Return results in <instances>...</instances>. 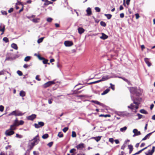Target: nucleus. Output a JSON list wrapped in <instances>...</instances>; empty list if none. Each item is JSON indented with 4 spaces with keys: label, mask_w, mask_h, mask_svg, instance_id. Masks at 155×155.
I'll use <instances>...</instances> for the list:
<instances>
[{
    "label": "nucleus",
    "mask_w": 155,
    "mask_h": 155,
    "mask_svg": "<svg viewBox=\"0 0 155 155\" xmlns=\"http://www.w3.org/2000/svg\"><path fill=\"white\" fill-rule=\"evenodd\" d=\"M42 2H44L45 3L44 5L45 6H47L50 4H52V2L48 1V0H42Z\"/></svg>",
    "instance_id": "11"
},
{
    "label": "nucleus",
    "mask_w": 155,
    "mask_h": 155,
    "mask_svg": "<svg viewBox=\"0 0 155 155\" xmlns=\"http://www.w3.org/2000/svg\"><path fill=\"white\" fill-rule=\"evenodd\" d=\"M128 149L130 150L129 153L130 154L133 150V146H128Z\"/></svg>",
    "instance_id": "33"
},
{
    "label": "nucleus",
    "mask_w": 155,
    "mask_h": 155,
    "mask_svg": "<svg viewBox=\"0 0 155 155\" xmlns=\"http://www.w3.org/2000/svg\"><path fill=\"white\" fill-rule=\"evenodd\" d=\"M76 147L78 150H82L84 148V146H76Z\"/></svg>",
    "instance_id": "37"
},
{
    "label": "nucleus",
    "mask_w": 155,
    "mask_h": 155,
    "mask_svg": "<svg viewBox=\"0 0 155 155\" xmlns=\"http://www.w3.org/2000/svg\"><path fill=\"white\" fill-rule=\"evenodd\" d=\"M2 14L3 15H7V13L6 11H4L3 12H2Z\"/></svg>",
    "instance_id": "63"
},
{
    "label": "nucleus",
    "mask_w": 155,
    "mask_h": 155,
    "mask_svg": "<svg viewBox=\"0 0 155 155\" xmlns=\"http://www.w3.org/2000/svg\"><path fill=\"white\" fill-rule=\"evenodd\" d=\"M76 150L74 149H71L70 151V152L71 153H73Z\"/></svg>",
    "instance_id": "56"
},
{
    "label": "nucleus",
    "mask_w": 155,
    "mask_h": 155,
    "mask_svg": "<svg viewBox=\"0 0 155 155\" xmlns=\"http://www.w3.org/2000/svg\"><path fill=\"white\" fill-rule=\"evenodd\" d=\"M68 130V127H65L62 130L64 132H66Z\"/></svg>",
    "instance_id": "46"
},
{
    "label": "nucleus",
    "mask_w": 155,
    "mask_h": 155,
    "mask_svg": "<svg viewBox=\"0 0 155 155\" xmlns=\"http://www.w3.org/2000/svg\"><path fill=\"white\" fill-rule=\"evenodd\" d=\"M134 103L136 105L138 106V105L139 104V103L138 102H136L135 101V100H134Z\"/></svg>",
    "instance_id": "57"
},
{
    "label": "nucleus",
    "mask_w": 155,
    "mask_h": 155,
    "mask_svg": "<svg viewBox=\"0 0 155 155\" xmlns=\"http://www.w3.org/2000/svg\"><path fill=\"white\" fill-rule=\"evenodd\" d=\"M78 33L81 34L83 33L84 31L85 30L82 28L79 27L78 28Z\"/></svg>",
    "instance_id": "16"
},
{
    "label": "nucleus",
    "mask_w": 155,
    "mask_h": 155,
    "mask_svg": "<svg viewBox=\"0 0 155 155\" xmlns=\"http://www.w3.org/2000/svg\"><path fill=\"white\" fill-rule=\"evenodd\" d=\"M4 107L2 105L0 106V111L1 112H2L4 110Z\"/></svg>",
    "instance_id": "51"
},
{
    "label": "nucleus",
    "mask_w": 155,
    "mask_h": 155,
    "mask_svg": "<svg viewBox=\"0 0 155 155\" xmlns=\"http://www.w3.org/2000/svg\"><path fill=\"white\" fill-rule=\"evenodd\" d=\"M24 123V121L22 120H21L19 121L18 119V118H16L14 121L13 124L15 126L18 127L20 125H23Z\"/></svg>",
    "instance_id": "2"
},
{
    "label": "nucleus",
    "mask_w": 155,
    "mask_h": 155,
    "mask_svg": "<svg viewBox=\"0 0 155 155\" xmlns=\"http://www.w3.org/2000/svg\"><path fill=\"white\" fill-rule=\"evenodd\" d=\"M3 40L6 43H7L9 42L8 38L6 37L4 38L3 39Z\"/></svg>",
    "instance_id": "40"
},
{
    "label": "nucleus",
    "mask_w": 155,
    "mask_h": 155,
    "mask_svg": "<svg viewBox=\"0 0 155 155\" xmlns=\"http://www.w3.org/2000/svg\"><path fill=\"white\" fill-rule=\"evenodd\" d=\"M44 123L43 122L40 121L39 122L38 124L36 123L34 125L35 128H38L44 126Z\"/></svg>",
    "instance_id": "5"
},
{
    "label": "nucleus",
    "mask_w": 155,
    "mask_h": 155,
    "mask_svg": "<svg viewBox=\"0 0 155 155\" xmlns=\"http://www.w3.org/2000/svg\"><path fill=\"white\" fill-rule=\"evenodd\" d=\"M53 100L52 98H51V99H49L48 100V103L50 104H51L52 103V101Z\"/></svg>",
    "instance_id": "61"
},
{
    "label": "nucleus",
    "mask_w": 155,
    "mask_h": 155,
    "mask_svg": "<svg viewBox=\"0 0 155 155\" xmlns=\"http://www.w3.org/2000/svg\"><path fill=\"white\" fill-rule=\"evenodd\" d=\"M110 90L109 89H107L105 90L101 94V95H105L107 94L109 91Z\"/></svg>",
    "instance_id": "24"
},
{
    "label": "nucleus",
    "mask_w": 155,
    "mask_h": 155,
    "mask_svg": "<svg viewBox=\"0 0 155 155\" xmlns=\"http://www.w3.org/2000/svg\"><path fill=\"white\" fill-rule=\"evenodd\" d=\"M120 17L121 18H123L124 17V13H122L120 14Z\"/></svg>",
    "instance_id": "62"
},
{
    "label": "nucleus",
    "mask_w": 155,
    "mask_h": 155,
    "mask_svg": "<svg viewBox=\"0 0 155 155\" xmlns=\"http://www.w3.org/2000/svg\"><path fill=\"white\" fill-rule=\"evenodd\" d=\"M55 83L54 82V81H49L44 84V85H43V87L44 88H46L47 87L50 86L52 84H55Z\"/></svg>",
    "instance_id": "3"
},
{
    "label": "nucleus",
    "mask_w": 155,
    "mask_h": 155,
    "mask_svg": "<svg viewBox=\"0 0 155 155\" xmlns=\"http://www.w3.org/2000/svg\"><path fill=\"white\" fill-rule=\"evenodd\" d=\"M87 96V95H78L76 96L77 97H86Z\"/></svg>",
    "instance_id": "42"
},
{
    "label": "nucleus",
    "mask_w": 155,
    "mask_h": 155,
    "mask_svg": "<svg viewBox=\"0 0 155 155\" xmlns=\"http://www.w3.org/2000/svg\"><path fill=\"white\" fill-rule=\"evenodd\" d=\"M36 117V115L35 114H32L31 115L27 117L28 120H33Z\"/></svg>",
    "instance_id": "7"
},
{
    "label": "nucleus",
    "mask_w": 155,
    "mask_h": 155,
    "mask_svg": "<svg viewBox=\"0 0 155 155\" xmlns=\"http://www.w3.org/2000/svg\"><path fill=\"white\" fill-rule=\"evenodd\" d=\"M104 15L107 17L108 19H110L112 16V15L110 14H105Z\"/></svg>",
    "instance_id": "25"
},
{
    "label": "nucleus",
    "mask_w": 155,
    "mask_h": 155,
    "mask_svg": "<svg viewBox=\"0 0 155 155\" xmlns=\"http://www.w3.org/2000/svg\"><path fill=\"white\" fill-rule=\"evenodd\" d=\"M130 93L133 94H136L137 96L139 95V93L137 91V88L135 87H130Z\"/></svg>",
    "instance_id": "4"
},
{
    "label": "nucleus",
    "mask_w": 155,
    "mask_h": 155,
    "mask_svg": "<svg viewBox=\"0 0 155 155\" xmlns=\"http://www.w3.org/2000/svg\"><path fill=\"white\" fill-rule=\"evenodd\" d=\"M71 136L73 137H76V134L75 131H72Z\"/></svg>",
    "instance_id": "41"
},
{
    "label": "nucleus",
    "mask_w": 155,
    "mask_h": 155,
    "mask_svg": "<svg viewBox=\"0 0 155 155\" xmlns=\"http://www.w3.org/2000/svg\"><path fill=\"white\" fill-rule=\"evenodd\" d=\"M100 25L101 26L103 27H105L106 26V23L103 21H101L100 22Z\"/></svg>",
    "instance_id": "36"
},
{
    "label": "nucleus",
    "mask_w": 155,
    "mask_h": 155,
    "mask_svg": "<svg viewBox=\"0 0 155 155\" xmlns=\"http://www.w3.org/2000/svg\"><path fill=\"white\" fill-rule=\"evenodd\" d=\"M91 102L92 103H93L95 104H96L97 105H100L103 106L104 104H102L101 103L97 101H94V100H92L91 101Z\"/></svg>",
    "instance_id": "15"
},
{
    "label": "nucleus",
    "mask_w": 155,
    "mask_h": 155,
    "mask_svg": "<svg viewBox=\"0 0 155 155\" xmlns=\"http://www.w3.org/2000/svg\"><path fill=\"white\" fill-rule=\"evenodd\" d=\"M133 132L134 134L135 135H139L141 134V133L140 131H138L137 129H134L133 131Z\"/></svg>",
    "instance_id": "12"
},
{
    "label": "nucleus",
    "mask_w": 155,
    "mask_h": 155,
    "mask_svg": "<svg viewBox=\"0 0 155 155\" xmlns=\"http://www.w3.org/2000/svg\"><path fill=\"white\" fill-rule=\"evenodd\" d=\"M43 63L44 64H47L48 63V59H45L44 58V59L43 60Z\"/></svg>",
    "instance_id": "49"
},
{
    "label": "nucleus",
    "mask_w": 155,
    "mask_h": 155,
    "mask_svg": "<svg viewBox=\"0 0 155 155\" xmlns=\"http://www.w3.org/2000/svg\"><path fill=\"white\" fill-rule=\"evenodd\" d=\"M31 59V57L30 56H27L24 59V61H28Z\"/></svg>",
    "instance_id": "32"
},
{
    "label": "nucleus",
    "mask_w": 155,
    "mask_h": 155,
    "mask_svg": "<svg viewBox=\"0 0 155 155\" xmlns=\"http://www.w3.org/2000/svg\"><path fill=\"white\" fill-rule=\"evenodd\" d=\"M153 132L147 134L142 140H147V139L149 138L150 136L151 135Z\"/></svg>",
    "instance_id": "14"
},
{
    "label": "nucleus",
    "mask_w": 155,
    "mask_h": 155,
    "mask_svg": "<svg viewBox=\"0 0 155 155\" xmlns=\"http://www.w3.org/2000/svg\"><path fill=\"white\" fill-rule=\"evenodd\" d=\"M127 129V127L126 126L124 127H123L121 128L120 129V131H125Z\"/></svg>",
    "instance_id": "43"
},
{
    "label": "nucleus",
    "mask_w": 155,
    "mask_h": 155,
    "mask_svg": "<svg viewBox=\"0 0 155 155\" xmlns=\"http://www.w3.org/2000/svg\"><path fill=\"white\" fill-rule=\"evenodd\" d=\"M35 55L37 56L38 59L40 60H43L44 59V58L41 57L39 54H35Z\"/></svg>",
    "instance_id": "29"
},
{
    "label": "nucleus",
    "mask_w": 155,
    "mask_h": 155,
    "mask_svg": "<svg viewBox=\"0 0 155 155\" xmlns=\"http://www.w3.org/2000/svg\"><path fill=\"white\" fill-rule=\"evenodd\" d=\"M39 141V137L38 134L31 140V145H36L38 144Z\"/></svg>",
    "instance_id": "1"
},
{
    "label": "nucleus",
    "mask_w": 155,
    "mask_h": 155,
    "mask_svg": "<svg viewBox=\"0 0 155 155\" xmlns=\"http://www.w3.org/2000/svg\"><path fill=\"white\" fill-rule=\"evenodd\" d=\"M101 137H94V138L95 139V140L97 142L98 141L100 140L101 139Z\"/></svg>",
    "instance_id": "31"
},
{
    "label": "nucleus",
    "mask_w": 155,
    "mask_h": 155,
    "mask_svg": "<svg viewBox=\"0 0 155 155\" xmlns=\"http://www.w3.org/2000/svg\"><path fill=\"white\" fill-rule=\"evenodd\" d=\"M86 11L87 13V15L90 16L92 15V12L91 10V8H88L86 10Z\"/></svg>",
    "instance_id": "10"
},
{
    "label": "nucleus",
    "mask_w": 155,
    "mask_h": 155,
    "mask_svg": "<svg viewBox=\"0 0 155 155\" xmlns=\"http://www.w3.org/2000/svg\"><path fill=\"white\" fill-rule=\"evenodd\" d=\"M34 155H39V153L38 152H36L35 151H33Z\"/></svg>",
    "instance_id": "64"
},
{
    "label": "nucleus",
    "mask_w": 155,
    "mask_h": 155,
    "mask_svg": "<svg viewBox=\"0 0 155 155\" xmlns=\"http://www.w3.org/2000/svg\"><path fill=\"white\" fill-rule=\"evenodd\" d=\"M95 9L97 12H100L101 11L100 9L98 7H96L95 8Z\"/></svg>",
    "instance_id": "47"
},
{
    "label": "nucleus",
    "mask_w": 155,
    "mask_h": 155,
    "mask_svg": "<svg viewBox=\"0 0 155 155\" xmlns=\"http://www.w3.org/2000/svg\"><path fill=\"white\" fill-rule=\"evenodd\" d=\"M13 8H11L8 10V12L9 13H11L13 12Z\"/></svg>",
    "instance_id": "54"
},
{
    "label": "nucleus",
    "mask_w": 155,
    "mask_h": 155,
    "mask_svg": "<svg viewBox=\"0 0 155 155\" xmlns=\"http://www.w3.org/2000/svg\"><path fill=\"white\" fill-rule=\"evenodd\" d=\"M19 94L20 96L24 97L25 95V93L24 91H21L20 92Z\"/></svg>",
    "instance_id": "23"
},
{
    "label": "nucleus",
    "mask_w": 155,
    "mask_h": 155,
    "mask_svg": "<svg viewBox=\"0 0 155 155\" xmlns=\"http://www.w3.org/2000/svg\"><path fill=\"white\" fill-rule=\"evenodd\" d=\"M44 38V37H42V38H39L37 41L38 43H41V42H42Z\"/></svg>",
    "instance_id": "35"
},
{
    "label": "nucleus",
    "mask_w": 155,
    "mask_h": 155,
    "mask_svg": "<svg viewBox=\"0 0 155 155\" xmlns=\"http://www.w3.org/2000/svg\"><path fill=\"white\" fill-rule=\"evenodd\" d=\"M17 73L18 74V75L20 76H22L23 74L22 72L19 70L17 71Z\"/></svg>",
    "instance_id": "48"
},
{
    "label": "nucleus",
    "mask_w": 155,
    "mask_h": 155,
    "mask_svg": "<svg viewBox=\"0 0 155 155\" xmlns=\"http://www.w3.org/2000/svg\"><path fill=\"white\" fill-rule=\"evenodd\" d=\"M110 77L108 75L103 76L101 79V81H105L109 79Z\"/></svg>",
    "instance_id": "18"
},
{
    "label": "nucleus",
    "mask_w": 155,
    "mask_h": 155,
    "mask_svg": "<svg viewBox=\"0 0 155 155\" xmlns=\"http://www.w3.org/2000/svg\"><path fill=\"white\" fill-rule=\"evenodd\" d=\"M11 47L12 48L15 50H17L18 48L17 45L15 43H13L11 45Z\"/></svg>",
    "instance_id": "22"
},
{
    "label": "nucleus",
    "mask_w": 155,
    "mask_h": 155,
    "mask_svg": "<svg viewBox=\"0 0 155 155\" xmlns=\"http://www.w3.org/2000/svg\"><path fill=\"white\" fill-rule=\"evenodd\" d=\"M5 30V26H3V28L1 29H0V31H2V32H4Z\"/></svg>",
    "instance_id": "60"
},
{
    "label": "nucleus",
    "mask_w": 155,
    "mask_h": 155,
    "mask_svg": "<svg viewBox=\"0 0 155 155\" xmlns=\"http://www.w3.org/2000/svg\"><path fill=\"white\" fill-rule=\"evenodd\" d=\"M22 5V4H21V2L18 1L15 4V5Z\"/></svg>",
    "instance_id": "59"
},
{
    "label": "nucleus",
    "mask_w": 155,
    "mask_h": 155,
    "mask_svg": "<svg viewBox=\"0 0 155 155\" xmlns=\"http://www.w3.org/2000/svg\"><path fill=\"white\" fill-rule=\"evenodd\" d=\"M135 15L136 16V19H138L140 17V16H139V14L138 13H136L135 14Z\"/></svg>",
    "instance_id": "58"
},
{
    "label": "nucleus",
    "mask_w": 155,
    "mask_h": 155,
    "mask_svg": "<svg viewBox=\"0 0 155 155\" xmlns=\"http://www.w3.org/2000/svg\"><path fill=\"white\" fill-rule=\"evenodd\" d=\"M128 108L132 109H137L138 108V107L137 105H134L133 104H130V106H128Z\"/></svg>",
    "instance_id": "9"
},
{
    "label": "nucleus",
    "mask_w": 155,
    "mask_h": 155,
    "mask_svg": "<svg viewBox=\"0 0 155 155\" xmlns=\"http://www.w3.org/2000/svg\"><path fill=\"white\" fill-rule=\"evenodd\" d=\"M137 116L138 117V118L137 119L138 120L140 119L143 117V115L139 113L137 114Z\"/></svg>",
    "instance_id": "44"
},
{
    "label": "nucleus",
    "mask_w": 155,
    "mask_h": 155,
    "mask_svg": "<svg viewBox=\"0 0 155 155\" xmlns=\"http://www.w3.org/2000/svg\"><path fill=\"white\" fill-rule=\"evenodd\" d=\"M123 80L124 81L126 82L128 84H130V81H129L127 79H126L124 78H122Z\"/></svg>",
    "instance_id": "45"
},
{
    "label": "nucleus",
    "mask_w": 155,
    "mask_h": 155,
    "mask_svg": "<svg viewBox=\"0 0 155 155\" xmlns=\"http://www.w3.org/2000/svg\"><path fill=\"white\" fill-rule=\"evenodd\" d=\"M39 19L38 18H34L32 20L33 22L35 23H37L38 22V20H39Z\"/></svg>",
    "instance_id": "50"
},
{
    "label": "nucleus",
    "mask_w": 155,
    "mask_h": 155,
    "mask_svg": "<svg viewBox=\"0 0 155 155\" xmlns=\"http://www.w3.org/2000/svg\"><path fill=\"white\" fill-rule=\"evenodd\" d=\"M64 45L66 47H70L73 45V43L72 41H66L64 42Z\"/></svg>",
    "instance_id": "6"
},
{
    "label": "nucleus",
    "mask_w": 155,
    "mask_h": 155,
    "mask_svg": "<svg viewBox=\"0 0 155 155\" xmlns=\"http://www.w3.org/2000/svg\"><path fill=\"white\" fill-rule=\"evenodd\" d=\"M152 151L149 150L147 153H145L146 155H152L153 153H152Z\"/></svg>",
    "instance_id": "34"
},
{
    "label": "nucleus",
    "mask_w": 155,
    "mask_h": 155,
    "mask_svg": "<svg viewBox=\"0 0 155 155\" xmlns=\"http://www.w3.org/2000/svg\"><path fill=\"white\" fill-rule=\"evenodd\" d=\"M102 36L100 37V38L103 40H105L108 38V36L104 33H102Z\"/></svg>",
    "instance_id": "17"
},
{
    "label": "nucleus",
    "mask_w": 155,
    "mask_h": 155,
    "mask_svg": "<svg viewBox=\"0 0 155 155\" xmlns=\"http://www.w3.org/2000/svg\"><path fill=\"white\" fill-rule=\"evenodd\" d=\"M99 116L100 117H111V115L110 114L104 115V114H101Z\"/></svg>",
    "instance_id": "27"
},
{
    "label": "nucleus",
    "mask_w": 155,
    "mask_h": 155,
    "mask_svg": "<svg viewBox=\"0 0 155 155\" xmlns=\"http://www.w3.org/2000/svg\"><path fill=\"white\" fill-rule=\"evenodd\" d=\"M15 132L13 130H7L5 131V134L7 136H11Z\"/></svg>",
    "instance_id": "8"
},
{
    "label": "nucleus",
    "mask_w": 155,
    "mask_h": 155,
    "mask_svg": "<svg viewBox=\"0 0 155 155\" xmlns=\"http://www.w3.org/2000/svg\"><path fill=\"white\" fill-rule=\"evenodd\" d=\"M110 86L109 87V88H110L113 90L114 91L115 90L114 85L112 84L111 83L110 84Z\"/></svg>",
    "instance_id": "39"
},
{
    "label": "nucleus",
    "mask_w": 155,
    "mask_h": 155,
    "mask_svg": "<svg viewBox=\"0 0 155 155\" xmlns=\"http://www.w3.org/2000/svg\"><path fill=\"white\" fill-rule=\"evenodd\" d=\"M144 61L148 67H150L151 65V63L149 61V59L147 58H145Z\"/></svg>",
    "instance_id": "13"
},
{
    "label": "nucleus",
    "mask_w": 155,
    "mask_h": 155,
    "mask_svg": "<svg viewBox=\"0 0 155 155\" xmlns=\"http://www.w3.org/2000/svg\"><path fill=\"white\" fill-rule=\"evenodd\" d=\"M52 18H48L47 19V21L48 22H51L52 21Z\"/></svg>",
    "instance_id": "53"
},
{
    "label": "nucleus",
    "mask_w": 155,
    "mask_h": 155,
    "mask_svg": "<svg viewBox=\"0 0 155 155\" xmlns=\"http://www.w3.org/2000/svg\"><path fill=\"white\" fill-rule=\"evenodd\" d=\"M58 136L59 137H62L63 136V134L62 132H60L58 133Z\"/></svg>",
    "instance_id": "38"
},
{
    "label": "nucleus",
    "mask_w": 155,
    "mask_h": 155,
    "mask_svg": "<svg viewBox=\"0 0 155 155\" xmlns=\"http://www.w3.org/2000/svg\"><path fill=\"white\" fill-rule=\"evenodd\" d=\"M140 112L142 114H148V112L145 110L144 109H142L140 110Z\"/></svg>",
    "instance_id": "26"
},
{
    "label": "nucleus",
    "mask_w": 155,
    "mask_h": 155,
    "mask_svg": "<svg viewBox=\"0 0 155 155\" xmlns=\"http://www.w3.org/2000/svg\"><path fill=\"white\" fill-rule=\"evenodd\" d=\"M16 126H15L13 124L10 126V127L9 129V130H15L16 129Z\"/></svg>",
    "instance_id": "21"
},
{
    "label": "nucleus",
    "mask_w": 155,
    "mask_h": 155,
    "mask_svg": "<svg viewBox=\"0 0 155 155\" xmlns=\"http://www.w3.org/2000/svg\"><path fill=\"white\" fill-rule=\"evenodd\" d=\"M49 137V135L48 134H44L42 137L44 139H45L48 138Z\"/></svg>",
    "instance_id": "30"
},
{
    "label": "nucleus",
    "mask_w": 155,
    "mask_h": 155,
    "mask_svg": "<svg viewBox=\"0 0 155 155\" xmlns=\"http://www.w3.org/2000/svg\"><path fill=\"white\" fill-rule=\"evenodd\" d=\"M40 76L39 75H37L35 77V79L38 81H40L41 79L39 78Z\"/></svg>",
    "instance_id": "52"
},
{
    "label": "nucleus",
    "mask_w": 155,
    "mask_h": 155,
    "mask_svg": "<svg viewBox=\"0 0 155 155\" xmlns=\"http://www.w3.org/2000/svg\"><path fill=\"white\" fill-rule=\"evenodd\" d=\"M30 152L29 150H27L26 151V153H25L24 155H29Z\"/></svg>",
    "instance_id": "55"
},
{
    "label": "nucleus",
    "mask_w": 155,
    "mask_h": 155,
    "mask_svg": "<svg viewBox=\"0 0 155 155\" xmlns=\"http://www.w3.org/2000/svg\"><path fill=\"white\" fill-rule=\"evenodd\" d=\"M16 116H21L23 115V114L21 112L19 111L18 110H16Z\"/></svg>",
    "instance_id": "19"
},
{
    "label": "nucleus",
    "mask_w": 155,
    "mask_h": 155,
    "mask_svg": "<svg viewBox=\"0 0 155 155\" xmlns=\"http://www.w3.org/2000/svg\"><path fill=\"white\" fill-rule=\"evenodd\" d=\"M8 115L9 116L12 115H15L16 116V110L13 111L12 112L9 114Z\"/></svg>",
    "instance_id": "28"
},
{
    "label": "nucleus",
    "mask_w": 155,
    "mask_h": 155,
    "mask_svg": "<svg viewBox=\"0 0 155 155\" xmlns=\"http://www.w3.org/2000/svg\"><path fill=\"white\" fill-rule=\"evenodd\" d=\"M123 145H131V144L130 143V140H126L124 142Z\"/></svg>",
    "instance_id": "20"
}]
</instances>
